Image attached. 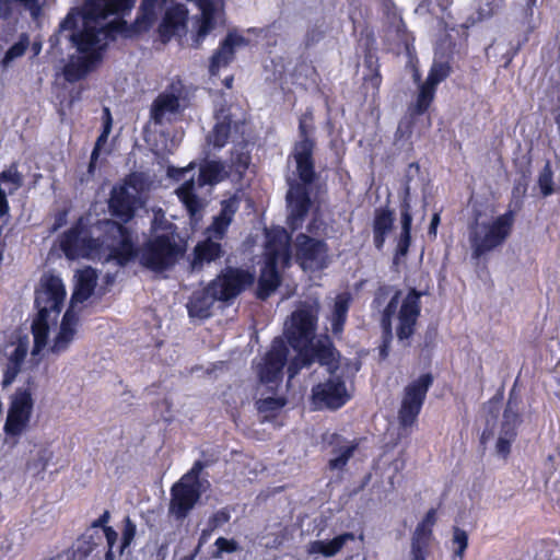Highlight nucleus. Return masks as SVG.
Masks as SVG:
<instances>
[{
	"label": "nucleus",
	"mask_w": 560,
	"mask_h": 560,
	"mask_svg": "<svg viewBox=\"0 0 560 560\" xmlns=\"http://www.w3.org/2000/svg\"><path fill=\"white\" fill-rule=\"evenodd\" d=\"M136 0H85L81 8L69 10L65 19L59 23L58 32H78L79 20L83 21L81 30L90 28L97 32L100 40H106L107 45L116 40L117 35L132 38L150 31L158 20L159 13L166 5L167 0H142L136 20L127 23L121 16L114 19L105 25L96 26L100 20L109 15L125 14L135 5Z\"/></svg>",
	"instance_id": "f257e3e1"
},
{
	"label": "nucleus",
	"mask_w": 560,
	"mask_h": 560,
	"mask_svg": "<svg viewBox=\"0 0 560 560\" xmlns=\"http://www.w3.org/2000/svg\"><path fill=\"white\" fill-rule=\"evenodd\" d=\"M152 235L142 245L140 250V264L154 272H163L172 269L184 256L186 247L177 241L176 225L167 221L152 223Z\"/></svg>",
	"instance_id": "f03ea898"
},
{
	"label": "nucleus",
	"mask_w": 560,
	"mask_h": 560,
	"mask_svg": "<svg viewBox=\"0 0 560 560\" xmlns=\"http://www.w3.org/2000/svg\"><path fill=\"white\" fill-rule=\"evenodd\" d=\"M69 39L79 56H71L62 72L67 82L75 83L101 66L108 45L106 40L98 39L97 32L86 27L71 33Z\"/></svg>",
	"instance_id": "7ed1b4c3"
},
{
	"label": "nucleus",
	"mask_w": 560,
	"mask_h": 560,
	"mask_svg": "<svg viewBox=\"0 0 560 560\" xmlns=\"http://www.w3.org/2000/svg\"><path fill=\"white\" fill-rule=\"evenodd\" d=\"M59 247L70 260L90 259L101 256L104 242L100 237H93L90 228L80 218L61 234Z\"/></svg>",
	"instance_id": "20e7f679"
},
{
	"label": "nucleus",
	"mask_w": 560,
	"mask_h": 560,
	"mask_svg": "<svg viewBox=\"0 0 560 560\" xmlns=\"http://www.w3.org/2000/svg\"><path fill=\"white\" fill-rule=\"evenodd\" d=\"M317 304L303 303L293 311L285 322L284 336L294 351L312 345L318 325Z\"/></svg>",
	"instance_id": "39448f33"
},
{
	"label": "nucleus",
	"mask_w": 560,
	"mask_h": 560,
	"mask_svg": "<svg viewBox=\"0 0 560 560\" xmlns=\"http://www.w3.org/2000/svg\"><path fill=\"white\" fill-rule=\"evenodd\" d=\"M295 168L300 182L291 184L287 194L289 208L287 224L291 231H296L302 228L312 207L310 187L318 178L315 166H312L311 174H306L305 176L302 174L301 168Z\"/></svg>",
	"instance_id": "423d86ee"
},
{
	"label": "nucleus",
	"mask_w": 560,
	"mask_h": 560,
	"mask_svg": "<svg viewBox=\"0 0 560 560\" xmlns=\"http://www.w3.org/2000/svg\"><path fill=\"white\" fill-rule=\"evenodd\" d=\"M515 220V211L509 209L497 217L491 223L483 224L485 234L478 231L470 233L469 242L472 248V256L480 258L485 254L502 245L510 236Z\"/></svg>",
	"instance_id": "0eeeda50"
},
{
	"label": "nucleus",
	"mask_w": 560,
	"mask_h": 560,
	"mask_svg": "<svg viewBox=\"0 0 560 560\" xmlns=\"http://www.w3.org/2000/svg\"><path fill=\"white\" fill-rule=\"evenodd\" d=\"M433 382L431 373H423L405 386L398 409V422L402 429L416 424Z\"/></svg>",
	"instance_id": "6e6552de"
},
{
	"label": "nucleus",
	"mask_w": 560,
	"mask_h": 560,
	"mask_svg": "<svg viewBox=\"0 0 560 560\" xmlns=\"http://www.w3.org/2000/svg\"><path fill=\"white\" fill-rule=\"evenodd\" d=\"M433 382L431 373H423L405 386L398 409V422L402 429L416 424Z\"/></svg>",
	"instance_id": "1a4fd4ad"
},
{
	"label": "nucleus",
	"mask_w": 560,
	"mask_h": 560,
	"mask_svg": "<svg viewBox=\"0 0 560 560\" xmlns=\"http://www.w3.org/2000/svg\"><path fill=\"white\" fill-rule=\"evenodd\" d=\"M288 355L287 342L281 337H276L268 351L253 364L258 382L270 388L278 387L283 380Z\"/></svg>",
	"instance_id": "9d476101"
},
{
	"label": "nucleus",
	"mask_w": 560,
	"mask_h": 560,
	"mask_svg": "<svg viewBox=\"0 0 560 560\" xmlns=\"http://www.w3.org/2000/svg\"><path fill=\"white\" fill-rule=\"evenodd\" d=\"M255 282L254 272L228 266L209 282V290L220 302L230 303Z\"/></svg>",
	"instance_id": "9b49d317"
},
{
	"label": "nucleus",
	"mask_w": 560,
	"mask_h": 560,
	"mask_svg": "<svg viewBox=\"0 0 560 560\" xmlns=\"http://www.w3.org/2000/svg\"><path fill=\"white\" fill-rule=\"evenodd\" d=\"M314 112L307 107L299 117V139L294 142L292 156L295 167L301 168L302 174H311L312 166H315L314 152L316 149Z\"/></svg>",
	"instance_id": "f8f14e48"
},
{
	"label": "nucleus",
	"mask_w": 560,
	"mask_h": 560,
	"mask_svg": "<svg viewBox=\"0 0 560 560\" xmlns=\"http://www.w3.org/2000/svg\"><path fill=\"white\" fill-rule=\"evenodd\" d=\"M294 256L303 270H324L329 265V245L325 240L299 233L294 241Z\"/></svg>",
	"instance_id": "ddd939ff"
},
{
	"label": "nucleus",
	"mask_w": 560,
	"mask_h": 560,
	"mask_svg": "<svg viewBox=\"0 0 560 560\" xmlns=\"http://www.w3.org/2000/svg\"><path fill=\"white\" fill-rule=\"evenodd\" d=\"M66 294V287L60 277L44 275L35 290L34 304L37 314L52 316L56 319L62 311Z\"/></svg>",
	"instance_id": "4468645a"
},
{
	"label": "nucleus",
	"mask_w": 560,
	"mask_h": 560,
	"mask_svg": "<svg viewBox=\"0 0 560 560\" xmlns=\"http://www.w3.org/2000/svg\"><path fill=\"white\" fill-rule=\"evenodd\" d=\"M34 409L30 388H19L11 397L3 431L10 438L21 436L27 429Z\"/></svg>",
	"instance_id": "2eb2a0df"
},
{
	"label": "nucleus",
	"mask_w": 560,
	"mask_h": 560,
	"mask_svg": "<svg viewBox=\"0 0 560 560\" xmlns=\"http://www.w3.org/2000/svg\"><path fill=\"white\" fill-rule=\"evenodd\" d=\"M350 398L346 382L341 376H330L312 387L311 401L315 410H338Z\"/></svg>",
	"instance_id": "dca6fc26"
},
{
	"label": "nucleus",
	"mask_w": 560,
	"mask_h": 560,
	"mask_svg": "<svg viewBox=\"0 0 560 560\" xmlns=\"http://www.w3.org/2000/svg\"><path fill=\"white\" fill-rule=\"evenodd\" d=\"M296 353H299L302 365L311 366L317 362L325 366L330 374L338 369L340 354L328 335H322L315 342L301 348Z\"/></svg>",
	"instance_id": "f3484780"
},
{
	"label": "nucleus",
	"mask_w": 560,
	"mask_h": 560,
	"mask_svg": "<svg viewBox=\"0 0 560 560\" xmlns=\"http://www.w3.org/2000/svg\"><path fill=\"white\" fill-rule=\"evenodd\" d=\"M189 475H184L171 488L168 512L176 520H185L198 503L201 492L199 485L188 482Z\"/></svg>",
	"instance_id": "a211bd4d"
},
{
	"label": "nucleus",
	"mask_w": 560,
	"mask_h": 560,
	"mask_svg": "<svg viewBox=\"0 0 560 560\" xmlns=\"http://www.w3.org/2000/svg\"><path fill=\"white\" fill-rule=\"evenodd\" d=\"M451 72L452 67L448 61H433L427 80L419 86V92L412 108L413 114L423 115L428 112L435 98L438 85L443 82Z\"/></svg>",
	"instance_id": "6ab92c4d"
},
{
	"label": "nucleus",
	"mask_w": 560,
	"mask_h": 560,
	"mask_svg": "<svg viewBox=\"0 0 560 560\" xmlns=\"http://www.w3.org/2000/svg\"><path fill=\"white\" fill-rule=\"evenodd\" d=\"M424 292L411 288L402 299L397 313L398 325L396 327V336L401 341L411 338L416 331L418 318L421 314V298Z\"/></svg>",
	"instance_id": "aec40b11"
},
{
	"label": "nucleus",
	"mask_w": 560,
	"mask_h": 560,
	"mask_svg": "<svg viewBox=\"0 0 560 560\" xmlns=\"http://www.w3.org/2000/svg\"><path fill=\"white\" fill-rule=\"evenodd\" d=\"M106 225L109 226L108 232L119 236L118 244L109 247V253L106 257L107 261L112 260L119 267H126L137 257L140 258V252L133 241L132 232L129 228L113 220L107 221Z\"/></svg>",
	"instance_id": "412c9836"
},
{
	"label": "nucleus",
	"mask_w": 560,
	"mask_h": 560,
	"mask_svg": "<svg viewBox=\"0 0 560 560\" xmlns=\"http://www.w3.org/2000/svg\"><path fill=\"white\" fill-rule=\"evenodd\" d=\"M188 9L182 3H174L166 8L158 26V33L163 44L168 43L175 35L187 30Z\"/></svg>",
	"instance_id": "4be33fe9"
},
{
	"label": "nucleus",
	"mask_w": 560,
	"mask_h": 560,
	"mask_svg": "<svg viewBox=\"0 0 560 560\" xmlns=\"http://www.w3.org/2000/svg\"><path fill=\"white\" fill-rule=\"evenodd\" d=\"M170 88L173 92H161L152 102L150 108V118L154 125H163L167 114L175 115L183 110L180 105L183 86L178 89L172 83Z\"/></svg>",
	"instance_id": "5701e85b"
},
{
	"label": "nucleus",
	"mask_w": 560,
	"mask_h": 560,
	"mask_svg": "<svg viewBox=\"0 0 560 560\" xmlns=\"http://www.w3.org/2000/svg\"><path fill=\"white\" fill-rule=\"evenodd\" d=\"M137 197L126 186L114 187L108 200V209L113 217L124 225L131 221L136 213Z\"/></svg>",
	"instance_id": "b1692460"
},
{
	"label": "nucleus",
	"mask_w": 560,
	"mask_h": 560,
	"mask_svg": "<svg viewBox=\"0 0 560 560\" xmlns=\"http://www.w3.org/2000/svg\"><path fill=\"white\" fill-rule=\"evenodd\" d=\"M281 284V275L278 270L276 256L266 259L260 268V275L257 282L256 296L266 301Z\"/></svg>",
	"instance_id": "393cba45"
},
{
	"label": "nucleus",
	"mask_w": 560,
	"mask_h": 560,
	"mask_svg": "<svg viewBox=\"0 0 560 560\" xmlns=\"http://www.w3.org/2000/svg\"><path fill=\"white\" fill-rule=\"evenodd\" d=\"M244 43V37L229 33L220 43L218 49L213 52L209 63V74L215 77L222 67L229 66L234 59V47Z\"/></svg>",
	"instance_id": "a878e982"
},
{
	"label": "nucleus",
	"mask_w": 560,
	"mask_h": 560,
	"mask_svg": "<svg viewBox=\"0 0 560 560\" xmlns=\"http://www.w3.org/2000/svg\"><path fill=\"white\" fill-rule=\"evenodd\" d=\"M400 209V222L401 232L398 237L397 246L395 249V258L405 257L408 254L411 244V229H412V213L411 205L409 201V187L405 189V196H402L399 205Z\"/></svg>",
	"instance_id": "bb28decb"
},
{
	"label": "nucleus",
	"mask_w": 560,
	"mask_h": 560,
	"mask_svg": "<svg viewBox=\"0 0 560 560\" xmlns=\"http://www.w3.org/2000/svg\"><path fill=\"white\" fill-rule=\"evenodd\" d=\"M224 254L225 250L220 241L208 236L194 247L191 266L194 269L200 270L205 265H210L222 258Z\"/></svg>",
	"instance_id": "cd10ccee"
},
{
	"label": "nucleus",
	"mask_w": 560,
	"mask_h": 560,
	"mask_svg": "<svg viewBox=\"0 0 560 560\" xmlns=\"http://www.w3.org/2000/svg\"><path fill=\"white\" fill-rule=\"evenodd\" d=\"M394 222L395 217L390 209L386 207L375 209L372 231L373 244L377 250H382L384 248L386 237L394 228Z\"/></svg>",
	"instance_id": "c85d7f7f"
},
{
	"label": "nucleus",
	"mask_w": 560,
	"mask_h": 560,
	"mask_svg": "<svg viewBox=\"0 0 560 560\" xmlns=\"http://www.w3.org/2000/svg\"><path fill=\"white\" fill-rule=\"evenodd\" d=\"M215 301L219 299L209 290V284L202 290L195 291L187 303L188 315L199 319L209 318Z\"/></svg>",
	"instance_id": "c756f323"
},
{
	"label": "nucleus",
	"mask_w": 560,
	"mask_h": 560,
	"mask_svg": "<svg viewBox=\"0 0 560 560\" xmlns=\"http://www.w3.org/2000/svg\"><path fill=\"white\" fill-rule=\"evenodd\" d=\"M433 536V527L418 523L411 536L410 558L411 560H427L430 542Z\"/></svg>",
	"instance_id": "7c9ffc66"
},
{
	"label": "nucleus",
	"mask_w": 560,
	"mask_h": 560,
	"mask_svg": "<svg viewBox=\"0 0 560 560\" xmlns=\"http://www.w3.org/2000/svg\"><path fill=\"white\" fill-rule=\"evenodd\" d=\"M77 320L75 314L70 308L67 310L62 317L59 332L55 337L54 345L50 348L51 352L59 353L69 347L75 335L74 326Z\"/></svg>",
	"instance_id": "2f4dec72"
},
{
	"label": "nucleus",
	"mask_w": 560,
	"mask_h": 560,
	"mask_svg": "<svg viewBox=\"0 0 560 560\" xmlns=\"http://www.w3.org/2000/svg\"><path fill=\"white\" fill-rule=\"evenodd\" d=\"M351 302L352 298L348 292L339 293L335 299L330 316V324L331 331L337 337L343 332Z\"/></svg>",
	"instance_id": "473e14b6"
},
{
	"label": "nucleus",
	"mask_w": 560,
	"mask_h": 560,
	"mask_svg": "<svg viewBox=\"0 0 560 560\" xmlns=\"http://www.w3.org/2000/svg\"><path fill=\"white\" fill-rule=\"evenodd\" d=\"M15 9L28 11L33 19L42 14L43 5L39 0H0V18L9 20Z\"/></svg>",
	"instance_id": "72a5a7b5"
},
{
	"label": "nucleus",
	"mask_w": 560,
	"mask_h": 560,
	"mask_svg": "<svg viewBox=\"0 0 560 560\" xmlns=\"http://www.w3.org/2000/svg\"><path fill=\"white\" fill-rule=\"evenodd\" d=\"M28 350L26 341L20 340L15 346L14 350L8 358L7 368L3 373V383L11 384L18 374L21 372V368L25 361Z\"/></svg>",
	"instance_id": "f704fd0d"
},
{
	"label": "nucleus",
	"mask_w": 560,
	"mask_h": 560,
	"mask_svg": "<svg viewBox=\"0 0 560 560\" xmlns=\"http://www.w3.org/2000/svg\"><path fill=\"white\" fill-rule=\"evenodd\" d=\"M352 538L353 535L351 533H345L330 540H314L308 546V553H320L325 557H334L342 549L345 544Z\"/></svg>",
	"instance_id": "c9c22d12"
},
{
	"label": "nucleus",
	"mask_w": 560,
	"mask_h": 560,
	"mask_svg": "<svg viewBox=\"0 0 560 560\" xmlns=\"http://www.w3.org/2000/svg\"><path fill=\"white\" fill-rule=\"evenodd\" d=\"M96 285V275L95 271L91 268H88L80 272L78 277V282L73 290L71 301L75 302H84L86 301L94 292Z\"/></svg>",
	"instance_id": "e433bc0d"
},
{
	"label": "nucleus",
	"mask_w": 560,
	"mask_h": 560,
	"mask_svg": "<svg viewBox=\"0 0 560 560\" xmlns=\"http://www.w3.org/2000/svg\"><path fill=\"white\" fill-rule=\"evenodd\" d=\"M224 165L220 161H207L200 165L198 184L200 187L215 185L225 178Z\"/></svg>",
	"instance_id": "4c0bfd02"
},
{
	"label": "nucleus",
	"mask_w": 560,
	"mask_h": 560,
	"mask_svg": "<svg viewBox=\"0 0 560 560\" xmlns=\"http://www.w3.org/2000/svg\"><path fill=\"white\" fill-rule=\"evenodd\" d=\"M288 404L284 396L266 397L256 400L255 406L259 415H262V421H269L278 417L280 411Z\"/></svg>",
	"instance_id": "58836bf2"
},
{
	"label": "nucleus",
	"mask_w": 560,
	"mask_h": 560,
	"mask_svg": "<svg viewBox=\"0 0 560 560\" xmlns=\"http://www.w3.org/2000/svg\"><path fill=\"white\" fill-rule=\"evenodd\" d=\"M51 316L37 314L32 323V334L34 338L33 352L38 353L42 351L48 341L49 335V319Z\"/></svg>",
	"instance_id": "ea45409f"
},
{
	"label": "nucleus",
	"mask_w": 560,
	"mask_h": 560,
	"mask_svg": "<svg viewBox=\"0 0 560 560\" xmlns=\"http://www.w3.org/2000/svg\"><path fill=\"white\" fill-rule=\"evenodd\" d=\"M177 197L183 202L190 215H195L201 208L200 200L195 191V182H184L176 190Z\"/></svg>",
	"instance_id": "a19ab883"
},
{
	"label": "nucleus",
	"mask_w": 560,
	"mask_h": 560,
	"mask_svg": "<svg viewBox=\"0 0 560 560\" xmlns=\"http://www.w3.org/2000/svg\"><path fill=\"white\" fill-rule=\"evenodd\" d=\"M413 104L409 107V116L404 117L397 127L395 132V141L400 143H409L412 147L411 138L413 135V128L416 124V117L418 115L412 112Z\"/></svg>",
	"instance_id": "79ce46f5"
},
{
	"label": "nucleus",
	"mask_w": 560,
	"mask_h": 560,
	"mask_svg": "<svg viewBox=\"0 0 560 560\" xmlns=\"http://www.w3.org/2000/svg\"><path fill=\"white\" fill-rule=\"evenodd\" d=\"M231 135V117L226 116L217 122L211 132V141L214 148L221 149L229 142Z\"/></svg>",
	"instance_id": "37998d69"
},
{
	"label": "nucleus",
	"mask_w": 560,
	"mask_h": 560,
	"mask_svg": "<svg viewBox=\"0 0 560 560\" xmlns=\"http://www.w3.org/2000/svg\"><path fill=\"white\" fill-rule=\"evenodd\" d=\"M214 27L213 8L210 3L202 7L201 20L196 34V42H201Z\"/></svg>",
	"instance_id": "c03bdc74"
},
{
	"label": "nucleus",
	"mask_w": 560,
	"mask_h": 560,
	"mask_svg": "<svg viewBox=\"0 0 560 560\" xmlns=\"http://www.w3.org/2000/svg\"><path fill=\"white\" fill-rule=\"evenodd\" d=\"M452 544L454 546L453 558L464 559L465 551L468 547V534L458 526L453 527Z\"/></svg>",
	"instance_id": "a18cd8bd"
},
{
	"label": "nucleus",
	"mask_w": 560,
	"mask_h": 560,
	"mask_svg": "<svg viewBox=\"0 0 560 560\" xmlns=\"http://www.w3.org/2000/svg\"><path fill=\"white\" fill-rule=\"evenodd\" d=\"M553 185V171L550 162L547 161L538 176V186L542 197L551 196L555 192Z\"/></svg>",
	"instance_id": "49530a36"
},
{
	"label": "nucleus",
	"mask_w": 560,
	"mask_h": 560,
	"mask_svg": "<svg viewBox=\"0 0 560 560\" xmlns=\"http://www.w3.org/2000/svg\"><path fill=\"white\" fill-rule=\"evenodd\" d=\"M112 124H113V119H112L110 112L107 107H105L104 108L103 128H102V131H101L100 136L97 137L95 145L92 150L94 159L100 158L101 150L106 144L108 136L110 133Z\"/></svg>",
	"instance_id": "de8ad7c7"
},
{
	"label": "nucleus",
	"mask_w": 560,
	"mask_h": 560,
	"mask_svg": "<svg viewBox=\"0 0 560 560\" xmlns=\"http://www.w3.org/2000/svg\"><path fill=\"white\" fill-rule=\"evenodd\" d=\"M30 46V36L27 33H22L19 40L14 43L7 51L3 57V63H9L16 58L22 57L27 47Z\"/></svg>",
	"instance_id": "09e8293b"
},
{
	"label": "nucleus",
	"mask_w": 560,
	"mask_h": 560,
	"mask_svg": "<svg viewBox=\"0 0 560 560\" xmlns=\"http://www.w3.org/2000/svg\"><path fill=\"white\" fill-rule=\"evenodd\" d=\"M516 430L514 428L501 429V435L499 436L497 441V452L500 456L503 458H506L511 453V444L516 438Z\"/></svg>",
	"instance_id": "8fccbe9b"
},
{
	"label": "nucleus",
	"mask_w": 560,
	"mask_h": 560,
	"mask_svg": "<svg viewBox=\"0 0 560 560\" xmlns=\"http://www.w3.org/2000/svg\"><path fill=\"white\" fill-rule=\"evenodd\" d=\"M252 156L247 151H231V167L235 173L244 175L248 170Z\"/></svg>",
	"instance_id": "3c124183"
},
{
	"label": "nucleus",
	"mask_w": 560,
	"mask_h": 560,
	"mask_svg": "<svg viewBox=\"0 0 560 560\" xmlns=\"http://www.w3.org/2000/svg\"><path fill=\"white\" fill-rule=\"evenodd\" d=\"M231 222L225 220L221 215H215L211 222V224L207 228L206 232L209 237L221 241L228 233L229 226Z\"/></svg>",
	"instance_id": "603ef678"
},
{
	"label": "nucleus",
	"mask_w": 560,
	"mask_h": 560,
	"mask_svg": "<svg viewBox=\"0 0 560 560\" xmlns=\"http://www.w3.org/2000/svg\"><path fill=\"white\" fill-rule=\"evenodd\" d=\"M512 398H513V390H511L509 400L506 404V407L503 412V421H502V430L514 428L516 430V425L521 421L520 413L517 411H514L512 408Z\"/></svg>",
	"instance_id": "864d4df0"
},
{
	"label": "nucleus",
	"mask_w": 560,
	"mask_h": 560,
	"mask_svg": "<svg viewBox=\"0 0 560 560\" xmlns=\"http://www.w3.org/2000/svg\"><path fill=\"white\" fill-rule=\"evenodd\" d=\"M0 182L13 184V188L10 189V191H9L10 194H12L13 191L18 190L22 186L23 176L18 171L16 165L13 164L10 168L3 170L0 173Z\"/></svg>",
	"instance_id": "5fc2aeb1"
},
{
	"label": "nucleus",
	"mask_w": 560,
	"mask_h": 560,
	"mask_svg": "<svg viewBox=\"0 0 560 560\" xmlns=\"http://www.w3.org/2000/svg\"><path fill=\"white\" fill-rule=\"evenodd\" d=\"M355 448V444L341 448L337 457L329 459L328 467L332 470L343 468L348 464L351 456L353 455Z\"/></svg>",
	"instance_id": "6e6d98bb"
},
{
	"label": "nucleus",
	"mask_w": 560,
	"mask_h": 560,
	"mask_svg": "<svg viewBox=\"0 0 560 560\" xmlns=\"http://www.w3.org/2000/svg\"><path fill=\"white\" fill-rule=\"evenodd\" d=\"M136 534H137L136 524L129 516H126L124 520V529H122L121 542H120V553L131 545L132 540L135 539Z\"/></svg>",
	"instance_id": "4d7b16f0"
},
{
	"label": "nucleus",
	"mask_w": 560,
	"mask_h": 560,
	"mask_svg": "<svg viewBox=\"0 0 560 560\" xmlns=\"http://www.w3.org/2000/svg\"><path fill=\"white\" fill-rule=\"evenodd\" d=\"M95 548L79 537L73 545L71 560H88L89 556Z\"/></svg>",
	"instance_id": "13d9d810"
},
{
	"label": "nucleus",
	"mask_w": 560,
	"mask_h": 560,
	"mask_svg": "<svg viewBox=\"0 0 560 560\" xmlns=\"http://www.w3.org/2000/svg\"><path fill=\"white\" fill-rule=\"evenodd\" d=\"M231 518L230 510L223 508L217 512H214L208 520L209 532H214L220 528L224 524H226Z\"/></svg>",
	"instance_id": "bf43d9fd"
},
{
	"label": "nucleus",
	"mask_w": 560,
	"mask_h": 560,
	"mask_svg": "<svg viewBox=\"0 0 560 560\" xmlns=\"http://www.w3.org/2000/svg\"><path fill=\"white\" fill-rule=\"evenodd\" d=\"M238 199L235 196L222 200L219 215L232 223L233 218L238 210Z\"/></svg>",
	"instance_id": "052dcab7"
},
{
	"label": "nucleus",
	"mask_w": 560,
	"mask_h": 560,
	"mask_svg": "<svg viewBox=\"0 0 560 560\" xmlns=\"http://www.w3.org/2000/svg\"><path fill=\"white\" fill-rule=\"evenodd\" d=\"M214 545L217 546V550L212 553L213 558H221L223 552H235L238 549V544L234 539H228L224 537H219Z\"/></svg>",
	"instance_id": "680f3d73"
},
{
	"label": "nucleus",
	"mask_w": 560,
	"mask_h": 560,
	"mask_svg": "<svg viewBox=\"0 0 560 560\" xmlns=\"http://www.w3.org/2000/svg\"><path fill=\"white\" fill-rule=\"evenodd\" d=\"M325 37V31L323 25H313L306 31L305 34V46L311 47L318 44Z\"/></svg>",
	"instance_id": "e2e57ef3"
},
{
	"label": "nucleus",
	"mask_w": 560,
	"mask_h": 560,
	"mask_svg": "<svg viewBox=\"0 0 560 560\" xmlns=\"http://www.w3.org/2000/svg\"><path fill=\"white\" fill-rule=\"evenodd\" d=\"M392 290L393 288L388 284H382L380 285L375 293H374V298H373V301H372V306L373 307H380L382 306L386 299L389 296V294L392 293Z\"/></svg>",
	"instance_id": "0e129e2a"
},
{
	"label": "nucleus",
	"mask_w": 560,
	"mask_h": 560,
	"mask_svg": "<svg viewBox=\"0 0 560 560\" xmlns=\"http://www.w3.org/2000/svg\"><path fill=\"white\" fill-rule=\"evenodd\" d=\"M102 533L103 532L90 527L80 537L83 538L86 544H90L92 547L96 548L102 542Z\"/></svg>",
	"instance_id": "69168bd1"
},
{
	"label": "nucleus",
	"mask_w": 560,
	"mask_h": 560,
	"mask_svg": "<svg viewBox=\"0 0 560 560\" xmlns=\"http://www.w3.org/2000/svg\"><path fill=\"white\" fill-rule=\"evenodd\" d=\"M117 537H118V535L114 530L113 527L105 528V538H106L107 546H108V550L105 553V560H115L113 548L117 541Z\"/></svg>",
	"instance_id": "338daca9"
},
{
	"label": "nucleus",
	"mask_w": 560,
	"mask_h": 560,
	"mask_svg": "<svg viewBox=\"0 0 560 560\" xmlns=\"http://www.w3.org/2000/svg\"><path fill=\"white\" fill-rule=\"evenodd\" d=\"M400 296H401V291L400 290H396L394 292V294L392 295L390 300L388 301V303L386 304V306L384 307V310H383L381 315L394 317L396 312H397V307H398V303H399Z\"/></svg>",
	"instance_id": "774afa93"
}]
</instances>
